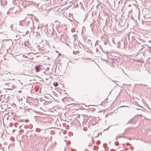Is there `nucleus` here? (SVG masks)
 I'll return each instance as SVG.
<instances>
[{
  "mask_svg": "<svg viewBox=\"0 0 151 151\" xmlns=\"http://www.w3.org/2000/svg\"><path fill=\"white\" fill-rule=\"evenodd\" d=\"M13 7H10V10H11V12L10 11V14H11V17H15L17 16L20 10H18L17 9V6L15 7V5L13 4Z\"/></svg>",
  "mask_w": 151,
  "mask_h": 151,
  "instance_id": "nucleus-1",
  "label": "nucleus"
},
{
  "mask_svg": "<svg viewBox=\"0 0 151 151\" xmlns=\"http://www.w3.org/2000/svg\"><path fill=\"white\" fill-rule=\"evenodd\" d=\"M13 7H10V10H11V12L10 11V14H11V17H15L17 16L20 10H18L17 9V6L15 7V5L13 4Z\"/></svg>",
  "mask_w": 151,
  "mask_h": 151,
  "instance_id": "nucleus-2",
  "label": "nucleus"
},
{
  "mask_svg": "<svg viewBox=\"0 0 151 151\" xmlns=\"http://www.w3.org/2000/svg\"><path fill=\"white\" fill-rule=\"evenodd\" d=\"M30 24V26L31 27L32 26V27L34 25V21L32 18L30 17L29 18V20L27 21L26 22V25L27 26H29Z\"/></svg>",
  "mask_w": 151,
  "mask_h": 151,
  "instance_id": "nucleus-3",
  "label": "nucleus"
},
{
  "mask_svg": "<svg viewBox=\"0 0 151 151\" xmlns=\"http://www.w3.org/2000/svg\"><path fill=\"white\" fill-rule=\"evenodd\" d=\"M16 104H10V111H14V112L16 111Z\"/></svg>",
  "mask_w": 151,
  "mask_h": 151,
  "instance_id": "nucleus-4",
  "label": "nucleus"
},
{
  "mask_svg": "<svg viewBox=\"0 0 151 151\" xmlns=\"http://www.w3.org/2000/svg\"><path fill=\"white\" fill-rule=\"evenodd\" d=\"M111 62L115 64L116 65H118V63H119V58H111Z\"/></svg>",
  "mask_w": 151,
  "mask_h": 151,
  "instance_id": "nucleus-5",
  "label": "nucleus"
},
{
  "mask_svg": "<svg viewBox=\"0 0 151 151\" xmlns=\"http://www.w3.org/2000/svg\"><path fill=\"white\" fill-rule=\"evenodd\" d=\"M41 66V65H38L37 66H36V65L35 66V71L37 72L40 71V67Z\"/></svg>",
  "mask_w": 151,
  "mask_h": 151,
  "instance_id": "nucleus-6",
  "label": "nucleus"
},
{
  "mask_svg": "<svg viewBox=\"0 0 151 151\" xmlns=\"http://www.w3.org/2000/svg\"><path fill=\"white\" fill-rule=\"evenodd\" d=\"M55 23L56 27V28L58 30V29H59V27H60V22L58 21H56V22Z\"/></svg>",
  "mask_w": 151,
  "mask_h": 151,
  "instance_id": "nucleus-7",
  "label": "nucleus"
},
{
  "mask_svg": "<svg viewBox=\"0 0 151 151\" xmlns=\"http://www.w3.org/2000/svg\"><path fill=\"white\" fill-rule=\"evenodd\" d=\"M24 45L25 47H29V42L27 41L24 42Z\"/></svg>",
  "mask_w": 151,
  "mask_h": 151,
  "instance_id": "nucleus-8",
  "label": "nucleus"
},
{
  "mask_svg": "<svg viewBox=\"0 0 151 151\" xmlns=\"http://www.w3.org/2000/svg\"><path fill=\"white\" fill-rule=\"evenodd\" d=\"M94 142V141L93 140H91V142H90L89 144L88 145V147H91V145L93 144V143Z\"/></svg>",
  "mask_w": 151,
  "mask_h": 151,
  "instance_id": "nucleus-9",
  "label": "nucleus"
},
{
  "mask_svg": "<svg viewBox=\"0 0 151 151\" xmlns=\"http://www.w3.org/2000/svg\"><path fill=\"white\" fill-rule=\"evenodd\" d=\"M82 4L81 2L79 3V5L78 4H76V5H77V7H81V8L82 6Z\"/></svg>",
  "mask_w": 151,
  "mask_h": 151,
  "instance_id": "nucleus-10",
  "label": "nucleus"
},
{
  "mask_svg": "<svg viewBox=\"0 0 151 151\" xmlns=\"http://www.w3.org/2000/svg\"><path fill=\"white\" fill-rule=\"evenodd\" d=\"M58 82H54L53 83V85L55 87L58 86Z\"/></svg>",
  "mask_w": 151,
  "mask_h": 151,
  "instance_id": "nucleus-11",
  "label": "nucleus"
},
{
  "mask_svg": "<svg viewBox=\"0 0 151 151\" xmlns=\"http://www.w3.org/2000/svg\"><path fill=\"white\" fill-rule=\"evenodd\" d=\"M133 119H131L127 123V124H128L129 123H132Z\"/></svg>",
  "mask_w": 151,
  "mask_h": 151,
  "instance_id": "nucleus-12",
  "label": "nucleus"
},
{
  "mask_svg": "<svg viewBox=\"0 0 151 151\" xmlns=\"http://www.w3.org/2000/svg\"><path fill=\"white\" fill-rule=\"evenodd\" d=\"M36 131L37 132H40L41 131V129L38 128H37L36 129Z\"/></svg>",
  "mask_w": 151,
  "mask_h": 151,
  "instance_id": "nucleus-13",
  "label": "nucleus"
},
{
  "mask_svg": "<svg viewBox=\"0 0 151 151\" xmlns=\"http://www.w3.org/2000/svg\"><path fill=\"white\" fill-rule=\"evenodd\" d=\"M15 112L14 111H12L11 112V114L12 115H15Z\"/></svg>",
  "mask_w": 151,
  "mask_h": 151,
  "instance_id": "nucleus-14",
  "label": "nucleus"
},
{
  "mask_svg": "<svg viewBox=\"0 0 151 151\" xmlns=\"http://www.w3.org/2000/svg\"><path fill=\"white\" fill-rule=\"evenodd\" d=\"M14 1L13 0L12 1V3L11 4V7H13V4H14L15 5V4L14 3Z\"/></svg>",
  "mask_w": 151,
  "mask_h": 151,
  "instance_id": "nucleus-15",
  "label": "nucleus"
},
{
  "mask_svg": "<svg viewBox=\"0 0 151 151\" xmlns=\"http://www.w3.org/2000/svg\"><path fill=\"white\" fill-rule=\"evenodd\" d=\"M123 137L122 136H117L116 137V139L117 140L118 138H121Z\"/></svg>",
  "mask_w": 151,
  "mask_h": 151,
  "instance_id": "nucleus-16",
  "label": "nucleus"
},
{
  "mask_svg": "<svg viewBox=\"0 0 151 151\" xmlns=\"http://www.w3.org/2000/svg\"><path fill=\"white\" fill-rule=\"evenodd\" d=\"M15 87V86L14 85H12V88H10V90H12V89H14Z\"/></svg>",
  "mask_w": 151,
  "mask_h": 151,
  "instance_id": "nucleus-17",
  "label": "nucleus"
},
{
  "mask_svg": "<svg viewBox=\"0 0 151 151\" xmlns=\"http://www.w3.org/2000/svg\"><path fill=\"white\" fill-rule=\"evenodd\" d=\"M6 136L9 137V133L8 132H6Z\"/></svg>",
  "mask_w": 151,
  "mask_h": 151,
  "instance_id": "nucleus-18",
  "label": "nucleus"
},
{
  "mask_svg": "<svg viewBox=\"0 0 151 151\" xmlns=\"http://www.w3.org/2000/svg\"><path fill=\"white\" fill-rule=\"evenodd\" d=\"M115 144L116 145H117L119 144V142H115Z\"/></svg>",
  "mask_w": 151,
  "mask_h": 151,
  "instance_id": "nucleus-19",
  "label": "nucleus"
},
{
  "mask_svg": "<svg viewBox=\"0 0 151 151\" xmlns=\"http://www.w3.org/2000/svg\"><path fill=\"white\" fill-rule=\"evenodd\" d=\"M144 47H145L143 45H142L141 46V48L140 50L142 49Z\"/></svg>",
  "mask_w": 151,
  "mask_h": 151,
  "instance_id": "nucleus-20",
  "label": "nucleus"
},
{
  "mask_svg": "<svg viewBox=\"0 0 151 151\" xmlns=\"http://www.w3.org/2000/svg\"><path fill=\"white\" fill-rule=\"evenodd\" d=\"M9 83V82H7V83H5V84H4V85H7L8 86Z\"/></svg>",
  "mask_w": 151,
  "mask_h": 151,
  "instance_id": "nucleus-21",
  "label": "nucleus"
},
{
  "mask_svg": "<svg viewBox=\"0 0 151 151\" xmlns=\"http://www.w3.org/2000/svg\"><path fill=\"white\" fill-rule=\"evenodd\" d=\"M53 32H51V35H50L51 36H52V35H53Z\"/></svg>",
  "mask_w": 151,
  "mask_h": 151,
  "instance_id": "nucleus-22",
  "label": "nucleus"
},
{
  "mask_svg": "<svg viewBox=\"0 0 151 151\" xmlns=\"http://www.w3.org/2000/svg\"><path fill=\"white\" fill-rule=\"evenodd\" d=\"M14 139V138L13 137H12V138H10V140L13 141Z\"/></svg>",
  "mask_w": 151,
  "mask_h": 151,
  "instance_id": "nucleus-23",
  "label": "nucleus"
},
{
  "mask_svg": "<svg viewBox=\"0 0 151 151\" xmlns=\"http://www.w3.org/2000/svg\"><path fill=\"white\" fill-rule=\"evenodd\" d=\"M4 59L5 60H6V61H8V62L9 61V60H8V59H6V58H5L4 57Z\"/></svg>",
  "mask_w": 151,
  "mask_h": 151,
  "instance_id": "nucleus-24",
  "label": "nucleus"
},
{
  "mask_svg": "<svg viewBox=\"0 0 151 151\" xmlns=\"http://www.w3.org/2000/svg\"><path fill=\"white\" fill-rule=\"evenodd\" d=\"M9 10H8V12H7L6 13H7V14H9Z\"/></svg>",
  "mask_w": 151,
  "mask_h": 151,
  "instance_id": "nucleus-25",
  "label": "nucleus"
},
{
  "mask_svg": "<svg viewBox=\"0 0 151 151\" xmlns=\"http://www.w3.org/2000/svg\"><path fill=\"white\" fill-rule=\"evenodd\" d=\"M2 28V25L0 24V28L1 29Z\"/></svg>",
  "mask_w": 151,
  "mask_h": 151,
  "instance_id": "nucleus-26",
  "label": "nucleus"
},
{
  "mask_svg": "<svg viewBox=\"0 0 151 151\" xmlns=\"http://www.w3.org/2000/svg\"><path fill=\"white\" fill-rule=\"evenodd\" d=\"M15 129H13L12 131V132L13 133H14V132L15 131Z\"/></svg>",
  "mask_w": 151,
  "mask_h": 151,
  "instance_id": "nucleus-27",
  "label": "nucleus"
},
{
  "mask_svg": "<svg viewBox=\"0 0 151 151\" xmlns=\"http://www.w3.org/2000/svg\"><path fill=\"white\" fill-rule=\"evenodd\" d=\"M5 97H6V98H8V97H9V96H8V97H7V96H6V95H5Z\"/></svg>",
  "mask_w": 151,
  "mask_h": 151,
  "instance_id": "nucleus-28",
  "label": "nucleus"
},
{
  "mask_svg": "<svg viewBox=\"0 0 151 151\" xmlns=\"http://www.w3.org/2000/svg\"><path fill=\"white\" fill-rule=\"evenodd\" d=\"M144 22H144V21H142V23L143 24H144Z\"/></svg>",
  "mask_w": 151,
  "mask_h": 151,
  "instance_id": "nucleus-29",
  "label": "nucleus"
},
{
  "mask_svg": "<svg viewBox=\"0 0 151 151\" xmlns=\"http://www.w3.org/2000/svg\"><path fill=\"white\" fill-rule=\"evenodd\" d=\"M104 44L105 45H106V42H104Z\"/></svg>",
  "mask_w": 151,
  "mask_h": 151,
  "instance_id": "nucleus-30",
  "label": "nucleus"
},
{
  "mask_svg": "<svg viewBox=\"0 0 151 151\" xmlns=\"http://www.w3.org/2000/svg\"><path fill=\"white\" fill-rule=\"evenodd\" d=\"M27 126H24V127L26 128H27Z\"/></svg>",
  "mask_w": 151,
  "mask_h": 151,
  "instance_id": "nucleus-31",
  "label": "nucleus"
},
{
  "mask_svg": "<svg viewBox=\"0 0 151 151\" xmlns=\"http://www.w3.org/2000/svg\"><path fill=\"white\" fill-rule=\"evenodd\" d=\"M5 89H8V90H9V88H5Z\"/></svg>",
  "mask_w": 151,
  "mask_h": 151,
  "instance_id": "nucleus-32",
  "label": "nucleus"
},
{
  "mask_svg": "<svg viewBox=\"0 0 151 151\" xmlns=\"http://www.w3.org/2000/svg\"><path fill=\"white\" fill-rule=\"evenodd\" d=\"M7 40V41H9V40H8V39H7V40Z\"/></svg>",
  "mask_w": 151,
  "mask_h": 151,
  "instance_id": "nucleus-33",
  "label": "nucleus"
},
{
  "mask_svg": "<svg viewBox=\"0 0 151 151\" xmlns=\"http://www.w3.org/2000/svg\"><path fill=\"white\" fill-rule=\"evenodd\" d=\"M88 150V149L85 150V151H87Z\"/></svg>",
  "mask_w": 151,
  "mask_h": 151,
  "instance_id": "nucleus-34",
  "label": "nucleus"
},
{
  "mask_svg": "<svg viewBox=\"0 0 151 151\" xmlns=\"http://www.w3.org/2000/svg\"><path fill=\"white\" fill-rule=\"evenodd\" d=\"M8 148L9 149V145L8 146Z\"/></svg>",
  "mask_w": 151,
  "mask_h": 151,
  "instance_id": "nucleus-35",
  "label": "nucleus"
},
{
  "mask_svg": "<svg viewBox=\"0 0 151 151\" xmlns=\"http://www.w3.org/2000/svg\"><path fill=\"white\" fill-rule=\"evenodd\" d=\"M8 119H9L8 117L6 118V119L7 120H8Z\"/></svg>",
  "mask_w": 151,
  "mask_h": 151,
  "instance_id": "nucleus-36",
  "label": "nucleus"
},
{
  "mask_svg": "<svg viewBox=\"0 0 151 151\" xmlns=\"http://www.w3.org/2000/svg\"><path fill=\"white\" fill-rule=\"evenodd\" d=\"M11 42H12V44H13V42L12 41V40H11Z\"/></svg>",
  "mask_w": 151,
  "mask_h": 151,
  "instance_id": "nucleus-37",
  "label": "nucleus"
},
{
  "mask_svg": "<svg viewBox=\"0 0 151 151\" xmlns=\"http://www.w3.org/2000/svg\"><path fill=\"white\" fill-rule=\"evenodd\" d=\"M107 129H105V130H104V131H106Z\"/></svg>",
  "mask_w": 151,
  "mask_h": 151,
  "instance_id": "nucleus-38",
  "label": "nucleus"
},
{
  "mask_svg": "<svg viewBox=\"0 0 151 151\" xmlns=\"http://www.w3.org/2000/svg\"><path fill=\"white\" fill-rule=\"evenodd\" d=\"M8 109H9V107H8Z\"/></svg>",
  "mask_w": 151,
  "mask_h": 151,
  "instance_id": "nucleus-39",
  "label": "nucleus"
},
{
  "mask_svg": "<svg viewBox=\"0 0 151 151\" xmlns=\"http://www.w3.org/2000/svg\"><path fill=\"white\" fill-rule=\"evenodd\" d=\"M27 32H28V31H27V32H26V34H27Z\"/></svg>",
  "mask_w": 151,
  "mask_h": 151,
  "instance_id": "nucleus-40",
  "label": "nucleus"
},
{
  "mask_svg": "<svg viewBox=\"0 0 151 151\" xmlns=\"http://www.w3.org/2000/svg\"><path fill=\"white\" fill-rule=\"evenodd\" d=\"M27 32H28V31H27V32H26V34H27Z\"/></svg>",
  "mask_w": 151,
  "mask_h": 151,
  "instance_id": "nucleus-41",
  "label": "nucleus"
},
{
  "mask_svg": "<svg viewBox=\"0 0 151 151\" xmlns=\"http://www.w3.org/2000/svg\"><path fill=\"white\" fill-rule=\"evenodd\" d=\"M10 55H11L12 56V54H10Z\"/></svg>",
  "mask_w": 151,
  "mask_h": 151,
  "instance_id": "nucleus-42",
  "label": "nucleus"
},
{
  "mask_svg": "<svg viewBox=\"0 0 151 151\" xmlns=\"http://www.w3.org/2000/svg\"><path fill=\"white\" fill-rule=\"evenodd\" d=\"M109 127H108V128H107V129H109Z\"/></svg>",
  "mask_w": 151,
  "mask_h": 151,
  "instance_id": "nucleus-43",
  "label": "nucleus"
},
{
  "mask_svg": "<svg viewBox=\"0 0 151 151\" xmlns=\"http://www.w3.org/2000/svg\"><path fill=\"white\" fill-rule=\"evenodd\" d=\"M90 41V40H88V41Z\"/></svg>",
  "mask_w": 151,
  "mask_h": 151,
  "instance_id": "nucleus-44",
  "label": "nucleus"
},
{
  "mask_svg": "<svg viewBox=\"0 0 151 151\" xmlns=\"http://www.w3.org/2000/svg\"><path fill=\"white\" fill-rule=\"evenodd\" d=\"M139 44H141V43H139Z\"/></svg>",
  "mask_w": 151,
  "mask_h": 151,
  "instance_id": "nucleus-45",
  "label": "nucleus"
},
{
  "mask_svg": "<svg viewBox=\"0 0 151 151\" xmlns=\"http://www.w3.org/2000/svg\"><path fill=\"white\" fill-rule=\"evenodd\" d=\"M8 102V101H6V102Z\"/></svg>",
  "mask_w": 151,
  "mask_h": 151,
  "instance_id": "nucleus-46",
  "label": "nucleus"
},
{
  "mask_svg": "<svg viewBox=\"0 0 151 151\" xmlns=\"http://www.w3.org/2000/svg\"><path fill=\"white\" fill-rule=\"evenodd\" d=\"M8 49L7 50V52H8Z\"/></svg>",
  "mask_w": 151,
  "mask_h": 151,
  "instance_id": "nucleus-47",
  "label": "nucleus"
},
{
  "mask_svg": "<svg viewBox=\"0 0 151 151\" xmlns=\"http://www.w3.org/2000/svg\"><path fill=\"white\" fill-rule=\"evenodd\" d=\"M9 116V115H8V116Z\"/></svg>",
  "mask_w": 151,
  "mask_h": 151,
  "instance_id": "nucleus-48",
  "label": "nucleus"
},
{
  "mask_svg": "<svg viewBox=\"0 0 151 151\" xmlns=\"http://www.w3.org/2000/svg\"><path fill=\"white\" fill-rule=\"evenodd\" d=\"M103 147H104V145H103Z\"/></svg>",
  "mask_w": 151,
  "mask_h": 151,
  "instance_id": "nucleus-49",
  "label": "nucleus"
}]
</instances>
